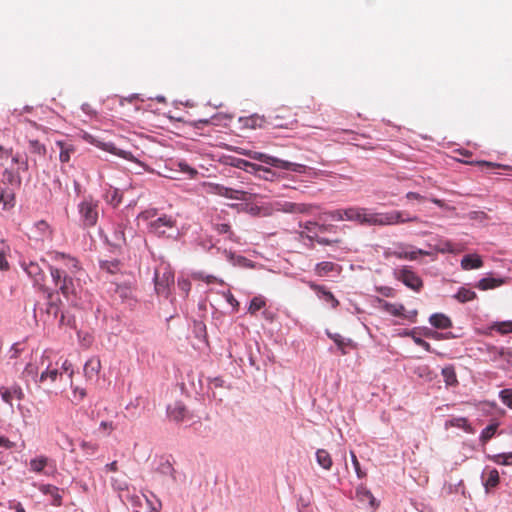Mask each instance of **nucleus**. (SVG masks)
<instances>
[{
    "label": "nucleus",
    "mask_w": 512,
    "mask_h": 512,
    "mask_svg": "<svg viewBox=\"0 0 512 512\" xmlns=\"http://www.w3.org/2000/svg\"><path fill=\"white\" fill-rule=\"evenodd\" d=\"M361 220V225L390 226L408 222H419L420 218L405 211L375 212L373 209L364 207Z\"/></svg>",
    "instance_id": "f257e3e1"
},
{
    "label": "nucleus",
    "mask_w": 512,
    "mask_h": 512,
    "mask_svg": "<svg viewBox=\"0 0 512 512\" xmlns=\"http://www.w3.org/2000/svg\"><path fill=\"white\" fill-rule=\"evenodd\" d=\"M148 232L159 238H177L179 235L176 219L171 215L163 214L151 220L147 225Z\"/></svg>",
    "instance_id": "f03ea898"
},
{
    "label": "nucleus",
    "mask_w": 512,
    "mask_h": 512,
    "mask_svg": "<svg viewBox=\"0 0 512 512\" xmlns=\"http://www.w3.org/2000/svg\"><path fill=\"white\" fill-rule=\"evenodd\" d=\"M78 213L80 224L83 228H91L97 224L99 217V201L95 200L91 195L86 196L78 204Z\"/></svg>",
    "instance_id": "7ed1b4c3"
},
{
    "label": "nucleus",
    "mask_w": 512,
    "mask_h": 512,
    "mask_svg": "<svg viewBox=\"0 0 512 512\" xmlns=\"http://www.w3.org/2000/svg\"><path fill=\"white\" fill-rule=\"evenodd\" d=\"M249 157L254 160H258L264 164L270 165L275 168L288 170L296 173H304L306 166L299 163L289 162L280 158L267 155L261 152H249Z\"/></svg>",
    "instance_id": "20e7f679"
},
{
    "label": "nucleus",
    "mask_w": 512,
    "mask_h": 512,
    "mask_svg": "<svg viewBox=\"0 0 512 512\" xmlns=\"http://www.w3.org/2000/svg\"><path fill=\"white\" fill-rule=\"evenodd\" d=\"M393 276L395 279L402 282L406 287L414 291H419L423 286L421 278L414 271H412L409 266L395 268L393 270Z\"/></svg>",
    "instance_id": "39448f33"
},
{
    "label": "nucleus",
    "mask_w": 512,
    "mask_h": 512,
    "mask_svg": "<svg viewBox=\"0 0 512 512\" xmlns=\"http://www.w3.org/2000/svg\"><path fill=\"white\" fill-rule=\"evenodd\" d=\"M153 280L157 294L165 296L166 298L169 297L170 287L174 284L173 272L169 268H164L163 273L159 270H155Z\"/></svg>",
    "instance_id": "423d86ee"
},
{
    "label": "nucleus",
    "mask_w": 512,
    "mask_h": 512,
    "mask_svg": "<svg viewBox=\"0 0 512 512\" xmlns=\"http://www.w3.org/2000/svg\"><path fill=\"white\" fill-rule=\"evenodd\" d=\"M156 474L163 477V484L168 488L178 481V475L169 460L161 459L156 467Z\"/></svg>",
    "instance_id": "0eeeda50"
},
{
    "label": "nucleus",
    "mask_w": 512,
    "mask_h": 512,
    "mask_svg": "<svg viewBox=\"0 0 512 512\" xmlns=\"http://www.w3.org/2000/svg\"><path fill=\"white\" fill-rule=\"evenodd\" d=\"M16 205V192L13 187L3 184L0 180V207L3 211H9Z\"/></svg>",
    "instance_id": "6e6552de"
},
{
    "label": "nucleus",
    "mask_w": 512,
    "mask_h": 512,
    "mask_svg": "<svg viewBox=\"0 0 512 512\" xmlns=\"http://www.w3.org/2000/svg\"><path fill=\"white\" fill-rule=\"evenodd\" d=\"M53 259L59 263L58 267H63L71 275H76L78 271L81 270L79 261L70 255H66L62 252H55Z\"/></svg>",
    "instance_id": "1a4fd4ad"
},
{
    "label": "nucleus",
    "mask_w": 512,
    "mask_h": 512,
    "mask_svg": "<svg viewBox=\"0 0 512 512\" xmlns=\"http://www.w3.org/2000/svg\"><path fill=\"white\" fill-rule=\"evenodd\" d=\"M75 276L76 275H71L68 273V271H66L62 277L60 285L58 286L59 292L67 299H69L71 296H77L78 283L75 280Z\"/></svg>",
    "instance_id": "9d476101"
},
{
    "label": "nucleus",
    "mask_w": 512,
    "mask_h": 512,
    "mask_svg": "<svg viewBox=\"0 0 512 512\" xmlns=\"http://www.w3.org/2000/svg\"><path fill=\"white\" fill-rule=\"evenodd\" d=\"M213 192L221 197H225L228 199H234V200H242L246 201L248 200V195L250 193L243 191V190H237L230 187H226L221 184H214L213 185Z\"/></svg>",
    "instance_id": "9b49d317"
},
{
    "label": "nucleus",
    "mask_w": 512,
    "mask_h": 512,
    "mask_svg": "<svg viewBox=\"0 0 512 512\" xmlns=\"http://www.w3.org/2000/svg\"><path fill=\"white\" fill-rule=\"evenodd\" d=\"M0 396L2 400L10 406L11 411H13L12 399L15 397L18 400H22L24 398V392L17 384L12 385L11 387L1 386Z\"/></svg>",
    "instance_id": "f8f14e48"
},
{
    "label": "nucleus",
    "mask_w": 512,
    "mask_h": 512,
    "mask_svg": "<svg viewBox=\"0 0 512 512\" xmlns=\"http://www.w3.org/2000/svg\"><path fill=\"white\" fill-rule=\"evenodd\" d=\"M356 500L363 506H368L372 509L378 507L379 503L376 498L373 496L370 490H368L365 486L359 485L355 491Z\"/></svg>",
    "instance_id": "ddd939ff"
},
{
    "label": "nucleus",
    "mask_w": 512,
    "mask_h": 512,
    "mask_svg": "<svg viewBox=\"0 0 512 512\" xmlns=\"http://www.w3.org/2000/svg\"><path fill=\"white\" fill-rule=\"evenodd\" d=\"M328 338H330L337 346L338 350L342 355H346L348 353L347 347L355 348L356 344L350 338H344L339 333H332L328 329L325 331Z\"/></svg>",
    "instance_id": "4468645a"
},
{
    "label": "nucleus",
    "mask_w": 512,
    "mask_h": 512,
    "mask_svg": "<svg viewBox=\"0 0 512 512\" xmlns=\"http://www.w3.org/2000/svg\"><path fill=\"white\" fill-rule=\"evenodd\" d=\"M1 181H3V184L6 186L9 185L10 187L14 188V191L16 192V189L21 186L22 178L20 176L19 171H14L10 168H5L2 172V178Z\"/></svg>",
    "instance_id": "2eb2a0df"
},
{
    "label": "nucleus",
    "mask_w": 512,
    "mask_h": 512,
    "mask_svg": "<svg viewBox=\"0 0 512 512\" xmlns=\"http://www.w3.org/2000/svg\"><path fill=\"white\" fill-rule=\"evenodd\" d=\"M310 287L321 300L326 303H330L332 308H336L339 305V301L335 298L332 292L326 289L325 286L312 283Z\"/></svg>",
    "instance_id": "dca6fc26"
},
{
    "label": "nucleus",
    "mask_w": 512,
    "mask_h": 512,
    "mask_svg": "<svg viewBox=\"0 0 512 512\" xmlns=\"http://www.w3.org/2000/svg\"><path fill=\"white\" fill-rule=\"evenodd\" d=\"M494 332L501 335L512 333V321L494 322L487 326L483 333L492 336Z\"/></svg>",
    "instance_id": "f3484780"
},
{
    "label": "nucleus",
    "mask_w": 512,
    "mask_h": 512,
    "mask_svg": "<svg viewBox=\"0 0 512 512\" xmlns=\"http://www.w3.org/2000/svg\"><path fill=\"white\" fill-rule=\"evenodd\" d=\"M126 229L127 225L123 222L114 225L113 242L111 245L115 248H121L126 245Z\"/></svg>",
    "instance_id": "a211bd4d"
},
{
    "label": "nucleus",
    "mask_w": 512,
    "mask_h": 512,
    "mask_svg": "<svg viewBox=\"0 0 512 512\" xmlns=\"http://www.w3.org/2000/svg\"><path fill=\"white\" fill-rule=\"evenodd\" d=\"M188 413L187 408L181 402H176L174 405H169L167 407V414L170 419L176 422H181L185 419Z\"/></svg>",
    "instance_id": "6ab92c4d"
},
{
    "label": "nucleus",
    "mask_w": 512,
    "mask_h": 512,
    "mask_svg": "<svg viewBox=\"0 0 512 512\" xmlns=\"http://www.w3.org/2000/svg\"><path fill=\"white\" fill-rule=\"evenodd\" d=\"M60 302H61V300L59 299V297L56 296V294L54 292L49 291L47 293V303H46L45 312L47 313L48 316H53L54 318L58 317V314L60 311V308H59Z\"/></svg>",
    "instance_id": "aec40b11"
},
{
    "label": "nucleus",
    "mask_w": 512,
    "mask_h": 512,
    "mask_svg": "<svg viewBox=\"0 0 512 512\" xmlns=\"http://www.w3.org/2000/svg\"><path fill=\"white\" fill-rule=\"evenodd\" d=\"M40 491L47 496L51 497V504L53 506H61L62 505V495L60 494V490L58 487L50 484L42 485Z\"/></svg>",
    "instance_id": "412c9836"
},
{
    "label": "nucleus",
    "mask_w": 512,
    "mask_h": 512,
    "mask_svg": "<svg viewBox=\"0 0 512 512\" xmlns=\"http://www.w3.org/2000/svg\"><path fill=\"white\" fill-rule=\"evenodd\" d=\"M430 324L436 329H448L452 327L451 319L443 313H434L429 317Z\"/></svg>",
    "instance_id": "4be33fe9"
},
{
    "label": "nucleus",
    "mask_w": 512,
    "mask_h": 512,
    "mask_svg": "<svg viewBox=\"0 0 512 512\" xmlns=\"http://www.w3.org/2000/svg\"><path fill=\"white\" fill-rule=\"evenodd\" d=\"M483 266V260L477 254H467L461 260V267L464 270L477 269Z\"/></svg>",
    "instance_id": "5701e85b"
},
{
    "label": "nucleus",
    "mask_w": 512,
    "mask_h": 512,
    "mask_svg": "<svg viewBox=\"0 0 512 512\" xmlns=\"http://www.w3.org/2000/svg\"><path fill=\"white\" fill-rule=\"evenodd\" d=\"M505 280L503 278H496V277H493V276H489V277H484L482 279H480L476 285V287L480 290H489V289H494V288H497L499 286H501L502 284H504Z\"/></svg>",
    "instance_id": "b1692460"
},
{
    "label": "nucleus",
    "mask_w": 512,
    "mask_h": 512,
    "mask_svg": "<svg viewBox=\"0 0 512 512\" xmlns=\"http://www.w3.org/2000/svg\"><path fill=\"white\" fill-rule=\"evenodd\" d=\"M364 207L351 206L343 209L344 220L354 221L361 225Z\"/></svg>",
    "instance_id": "393cba45"
},
{
    "label": "nucleus",
    "mask_w": 512,
    "mask_h": 512,
    "mask_svg": "<svg viewBox=\"0 0 512 512\" xmlns=\"http://www.w3.org/2000/svg\"><path fill=\"white\" fill-rule=\"evenodd\" d=\"M445 425H446V427L451 426V427L461 428L469 434L475 433L474 428L471 426V424L468 422V420L465 417L452 418V419L446 421Z\"/></svg>",
    "instance_id": "a878e982"
},
{
    "label": "nucleus",
    "mask_w": 512,
    "mask_h": 512,
    "mask_svg": "<svg viewBox=\"0 0 512 512\" xmlns=\"http://www.w3.org/2000/svg\"><path fill=\"white\" fill-rule=\"evenodd\" d=\"M339 266L333 262L330 261H323L320 263H317L315 266V273L320 276H327L330 273L338 272Z\"/></svg>",
    "instance_id": "bb28decb"
},
{
    "label": "nucleus",
    "mask_w": 512,
    "mask_h": 512,
    "mask_svg": "<svg viewBox=\"0 0 512 512\" xmlns=\"http://www.w3.org/2000/svg\"><path fill=\"white\" fill-rule=\"evenodd\" d=\"M316 462L325 470H330L333 465L331 455L325 449H318L316 451Z\"/></svg>",
    "instance_id": "cd10ccee"
},
{
    "label": "nucleus",
    "mask_w": 512,
    "mask_h": 512,
    "mask_svg": "<svg viewBox=\"0 0 512 512\" xmlns=\"http://www.w3.org/2000/svg\"><path fill=\"white\" fill-rule=\"evenodd\" d=\"M23 268L27 275L32 278L35 283H39L43 279V272L39 264L30 262L27 265H23Z\"/></svg>",
    "instance_id": "c85d7f7f"
},
{
    "label": "nucleus",
    "mask_w": 512,
    "mask_h": 512,
    "mask_svg": "<svg viewBox=\"0 0 512 512\" xmlns=\"http://www.w3.org/2000/svg\"><path fill=\"white\" fill-rule=\"evenodd\" d=\"M441 374L443 376L446 386H456L458 384L455 368L453 365H447L442 368Z\"/></svg>",
    "instance_id": "c756f323"
},
{
    "label": "nucleus",
    "mask_w": 512,
    "mask_h": 512,
    "mask_svg": "<svg viewBox=\"0 0 512 512\" xmlns=\"http://www.w3.org/2000/svg\"><path fill=\"white\" fill-rule=\"evenodd\" d=\"M99 267L102 271H105L109 274H116L121 269V262L118 259L100 260Z\"/></svg>",
    "instance_id": "7c9ffc66"
},
{
    "label": "nucleus",
    "mask_w": 512,
    "mask_h": 512,
    "mask_svg": "<svg viewBox=\"0 0 512 512\" xmlns=\"http://www.w3.org/2000/svg\"><path fill=\"white\" fill-rule=\"evenodd\" d=\"M499 427V423L497 421L492 422L487 427H485L481 433L479 440L480 442L485 445L488 441H490L496 434L497 429Z\"/></svg>",
    "instance_id": "2f4dec72"
},
{
    "label": "nucleus",
    "mask_w": 512,
    "mask_h": 512,
    "mask_svg": "<svg viewBox=\"0 0 512 512\" xmlns=\"http://www.w3.org/2000/svg\"><path fill=\"white\" fill-rule=\"evenodd\" d=\"M499 481V472L495 468L487 470V477L483 479L486 492H488L490 488H495L499 484Z\"/></svg>",
    "instance_id": "473e14b6"
},
{
    "label": "nucleus",
    "mask_w": 512,
    "mask_h": 512,
    "mask_svg": "<svg viewBox=\"0 0 512 512\" xmlns=\"http://www.w3.org/2000/svg\"><path fill=\"white\" fill-rule=\"evenodd\" d=\"M476 293L468 289L466 287H461L458 289V291L453 295V298L459 301L460 303H466L469 301H472L476 298Z\"/></svg>",
    "instance_id": "72a5a7b5"
},
{
    "label": "nucleus",
    "mask_w": 512,
    "mask_h": 512,
    "mask_svg": "<svg viewBox=\"0 0 512 512\" xmlns=\"http://www.w3.org/2000/svg\"><path fill=\"white\" fill-rule=\"evenodd\" d=\"M100 361L98 359H90L84 365V374L87 378L91 379L98 374L100 370Z\"/></svg>",
    "instance_id": "f704fd0d"
},
{
    "label": "nucleus",
    "mask_w": 512,
    "mask_h": 512,
    "mask_svg": "<svg viewBox=\"0 0 512 512\" xmlns=\"http://www.w3.org/2000/svg\"><path fill=\"white\" fill-rule=\"evenodd\" d=\"M383 309L396 317H403L405 312V307L402 304H393L386 301H381Z\"/></svg>",
    "instance_id": "c9c22d12"
},
{
    "label": "nucleus",
    "mask_w": 512,
    "mask_h": 512,
    "mask_svg": "<svg viewBox=\"0 0 512 512\" xmlns=\"http://www.w3.org/2000/svg\"><path fill=\"white\" fill-rule=\"evenodd\" d=\"M49 459L46 456H40L30 460V470L36 473H43L48 465Z\"/></svg>",
    "instance_id": "e433bc0d"
},
{
    "label": "nucleus",
    "mask_w": 512,
    "mask_h": 512,
    "mask_svg": "<svg viewBox=\"0 0 512 512\" xmlns=\"http://www.w3.org/2000/svg\"><path fill=\"white\" fill-rule=\"evenodd\" d=\"M106 201L113 207H117L122 202V193L117 188H110L105 194Z\"/></svg>",
    "instance_id": "4c0bfd02"
},
{
    "label": "nucleus",
    "mask_w": 512,
    "mask_h": 512,
    "mask_svg": "<svg viewBox=\"0 0 512 512\" xmlns=\"http://www.w3.org/2000/svg\"><path fill=\"white\" fill-rule=\"evenodd\" d=\"M192 331L197 339L206 340V338H207L206 324L203 321L194 320Z\"/></svg>",
    "instance_id": "58836bf2"
},
{
    "label": "nucleus",
    "mask_w": 512,
    "mask_h": 512,
    "mask_svg": "<svg viewBox=\"0 0 512 512\" xmlns=\"http://www.w3.org/2000/svg\"><path fill=\"white\" fill-rule=\"evenodd\" d=\"M57 145L60 147L59 160L62 163H67L70 160L71 153L74 152V148L72 145H67L61 141L57 142Z\"/></svg>",
    "instance_id": "ea45409f"
},
{
    "label": "nucleus",
    "mask_w": 512,
    "mask_h": 512,
    "mask_svg": "<svg viewBox=\"0 0 512 512\" xmlns=\"http://www.w3.org/2000/svg\"><path fill=\"white\" fill-rule=\"evenodd\" d=\"M48 269L53 283L56 287H58L61 283L64 273H66V270L63 267H57L54 265H48Z\"/></svg>",
    "instance_id": "a19ab883"
},
{
    "label": "nucleus",
    "mask_w": 512,
    "mask_h": 512,
    "mask_svg": "<svg viewBox=\"0 0 512 512\" xmlns=\"http://www.w3.org/2000/svg\"><path fill=\"white\" fill-rule=\"evenodd\" d=\"M213 228L218 234H227L228 239L237 241L235 234L231 231V226L227 223H213Z\"/></svg>",
    "instance_id": "79ce46f5"
},
{
    "label": "nucleus",
    "mask_w": 512,
    "mask_h": 512,
    "mask_svg": "<svg viewBox=\"0 0 512 512\" xmlns=\"http://www.w3.org/2000/svg\"><path fill=\"white\" fill-rule=\"evenodd\" d=\"M58 376H62V373L59 372L57 368L51 369L50 367H47L39 376V382L43 383L47 379H50L51 382H55Z\"/></svg>",
    "instance_id": "37998d69"
},
{
    "label": "nucleus",
    "mask_w": 512,
    "mask_h": 512,
    "mask_svg": "<svg viewBox=\"0 0 512 512\" xmlns=\"http://www.w3.org/2000/svg\"><path fill=\"white\" fill-rule=\"evenodd\" d=\"M226 259L233 265L246 266L249 261L247 258L241 255H235L231 251L224 250L223 251Z\"/></svg>",
    "instance_id": "c03bdc74"
},
{
    "label": "nucleus",
    "mask_w": 512,
    "mask_h": 512,
    "mask_svg": "<svg viewBox=\"0 0 512 512\" xmlns=\"http://www.w3.org/2000/svg\"><path fill=\"white\" fill-rule=\"evenodd\" d=\"M415 328L410 330V331H407L405 332V335L406 336H410L414 343L420 347H422L424 350H426L427 352H432V348H431V345L425 341L424 339H422L421 337H418L416 336V332H415Z\"/></svg>",
    "instance_id": "a18cd8bd"
},
{
    "label": "nucleus",
    "mask_w": 512,
    "mask_h": 512,
    "mask_svg": "<svg viewBox=\"0 0 512 512\" xmlns=\"http://www.w3.org/2000/svg\"><path fill=\"white\" fill-rule=\"evenodd\" d=\"M28 150L30 153L39 155V156H45V154H46L45 145L41 144L38 140H29Z\"/></svg>",
    "instance_id": "49530a36"
},
{
    "label": "nucleus",
    "mask_w": 512,
    "mask_h": 512,
    "mask_svg": "<svg viewBox=\"0 0 512 512\" xmlns=\"http://www.w3.org/2000/svg\"><path fill=\"white\" fill-rule=\"evenodd\" d=\"M299 226L304 228L306 231V232H301L300 236L302 238H306L307 235H315V233L318 234V229H317L318 223H316V222L307 221L304 224L299 223Z\"/></svg>",
    "instance_id": "de8ad7c7"
},
{
    "label": "nucleus",
    "mask_w": 512,
    "mask_h": 512,
    "mask_svg": "<svg viewBox=\"0 0 512 512\" xmlns=\"http://www.w3.org/2000/svg\"><path fill=\"white\" fill-rule=\"evenodd\" d=\"M491 460L498 465H512V452L494 455Z\"/></svg>",
    "instance_id": "09e8293b"
},
{
    "label": "nucleus",
    "mask_w": 512,
    "mask_h": 512,
    "mask_svg": "<svg viewBox=\"0 0 512 512\" xmlns=\"http://www.w3.org/2000/svg\"><path fill=\"white\" fill-rule=\"evenodd\" d=\"M265 299L261 296H256L250 301L248 308L249 313L255 314L257 311L265 306Z\"/></svg>",
    "instance_id": "8fccbe9b"
},
{
    "label": "nucleus",
    "mask_w": 512,
    "mask_h": 512,
    "mask_svg": "<svg viewBox=\"0 0 512 512\" xmlns=\"http://www.w3.org/2000/svg\"><path fill=\"white\" fill-rule=\"evenodd\" d=\"M103 149L114 154V155H117V156H120L124 159H129V156H131V153L130 152H126V151H123V150H120L118 148H116L114 146V144L112 143H104L103 144Z\"/></svg>",
    "instance_id": "3c124183"
},
{
    "label": "nucleus",
    "mask_w": 512,
    "mask_h": 512,
    "mask_svg": "<svg viewBox=\"0 0 512 512\" xmlns=\"http://www.w3.org/2000/svg\"><path fill=\"white\" fill-rule=\"evenodd\" d=\"M350 456H351V462H352V465L355 469V472H356V475L359 479H363L366 477L367 473L366 471H364L361 466H360V463L357 459V456L356 454L353 452V451H350Z\"/></svg>",
    "instance_id": "603ef678"
},
{
    "label": "nucleus",
    "mask_w": 512,
    "mask_h": 512,
    "mask_svg": "<svg viewBox=\"0 0 512 512\" xmlns=\"http://www.w3.org/2000/svg\"><path fill=\"white\" fill-rule=\"evenodd\" d=\"M499 398L503 404H505L508 408L512 409V389L505 388L500 390Z\"/></svg>",
    "instance_id": "864d4df0"
},
{
    "label": "nucleus",
    "mask_w": 512,
    "mask_h": 512,
    "mask_svg": "<svg viewBox=\"0 0 512 512\" xmlns=\"http://www.w3.org/2000/svg\"><path fill=\"white\" fill-rule=\"evenodd\" d=\"M9 251V247L5 245L3 241H1L0 246V270H7L9 268V263L6 259V254Z\"/></svg>",
    "instance_id": "5fc2aeb1"
},
{
    "label": "nucleus",
    "mask_w": 512,
    "mask_h": 512,
    "mask_svg": "<svg viewBox=\"0 0 512 512\" xmlns=\"http://www.w3.org/2000/svg\"><path fill=\"white\" fill-rule=\"evenodd\" d=\"M178 289L183 293V297L186 298L191 289V282L189 279L184 277H179L177 280Z\"/></svg>",
    "instance_id": "6e6d98bb"
},
{
    "label": "nucleus",
    "mask_w": 512,
    "mask_h": 512,
    "mask_svg": "<svg viewBox=\"0 0 512 512\" xmlns=\"http://www.w3.org/2000/svg\"><path fill=\"white\" fill-rule=\"evenodd\" d=\"M306 238L310 241H316L318 244H321V245H331L333 243L339 242V240H330L325 237H320V236H318L317 233H315V235H307Z\"/></svg>",
    "instance_id": "4d7b16f0"
},
{
    "label": "nucleus",
    "mask_w": 512,
    "mask_h": 512,
    "mask_svg": "<svg viewBox=\"0 0 512 512\" xmlns=\"http://www.w3.org/2000/svg\"><path fill=\"white\" fill-rule=\"evenodd\" d=\"M323 214L325 216H327L328 218H330L331 220H334V221H344L343 209H336V210H331V211H325Z\"/></svg>",
    "instance_id": "13d9d810"
},
{
    "label": "nucleus",
    "mask_w": 512,
    "mask_h": 512,
    "mask_svg": "<svg viewBox=\"0 0 512 512\" xmlns=\"http://www.w3.org/2000/svg\"><path fill=\"white\" fill-rule=\"evenodd\" d=\"M250 123L248 124L251 128H263L265 127V118L263 116L254 115L249 119Z\"/></svg>",
    "instance_id": "bf43d9fd"
},
{
    "label": "nucleus",
    "mask_w": 512,
    "mask_h": 512,
    "mask_svg": "<svg viewBox=\"0 0 512 512\" xmlns=\"http://www.w3.org/2000/svg\"><path fill=\"white\" fill-rule=\"evenodd\" d=\"M376 291L384 297H394L395 289L389 286H377Z\"/></svg>",
    "instance_id": "052dcab7"
},
{
    "label": "nucleus",
    "mask_w": 512,
    "mask_h": 512,
    "mask_svg": "<svg viewBox=\"0 0 512 512\" xmlns=\"http://www.w3.org/2000/svg\"><path fill=\"white\" fill-rule=\"evenodd\" d=\"M423 335L427 338H432V339H436V340H442V336L444 335V333H440V332H437V331H434L430 328H424L423 329Z\"/></svg>",
    "instance_id": "680f3d73"
},
{
    "label": "nucleus",
    "mask_w": 512,
    "mask_h": 512,
    "mask_svg": "<svg viewBox=\"0 0 512 512\" xmlns=\"http://www.w3.org/2000/svg\"><path fill=\"white\" fill-rule=\"evenodd\" d=\"M258 176L264 180L272 181L275 177V172H273L270 168L262 166V170Z\"/></svg>",
    "instance_id": "e2e57ef3"
},
{
    "label": "nucleus",
    "mask_w": 512,
    "mask_h": 512,
    "mask_svg": "<svg viewBox=\"0 0 512 512\" xmlns=\"http://www.w3.org/2000/svg\"><path fill=\"white\" fill-rule=\"evenodd\" d=\"M232 165L238 169H241V170H244L246 171L247 170V167H250L249 166V161L247 160H244V159H234L233 162H232Z\"/></svg>",
    "instance_id": "0e129e2a"
},
{
    "label": "nucleus",
    "mask_w": 512,
    "mask_h": 512,
    "mask_svg": "<svg viewBox=\"0 0 512 512\" xmlns=\"http://www.w3.org/2000/svg\"><path fill=\"white\" fill-rule=\"evenodd\" d=\"M249 166L250 167H247L246 172L251 173V174L258 175L262 170V166L259 164L249 162Z\"/></svg>",
    "instance_id": "69168bd1"
},
{
    "label": "nucleus",
    "mask_w": 512,
    "mask_h": 512,
    "mask_svg": "<svg viewBox=\"0 0 512 512\" xmlns=\"http://www.w3.org/2000/svg\"><path fill=\"white\" fill-rule=\"evenodd\" d=\"M156 214H157V211L155 209H152V210H146L144 212H141L138 217L142 218L144 220H149L150 218L155 217Z\"/></svg>",
    "instance_id": "338daca9"
},
{
    "label": "nucleus",
    "mask_w": 512,
    "mask_h": 512,
    "mask_svg": "<svg viewBox=\"0 0 512 512\" xmlns=\"http://www.w3.org/2000/svg\"><path fill=\"white\" fill-rule=\"evenodd\" d=\"M62 370L66 373H68V376L69 378L71 379L72 376H73V368H72V364L68 361V360H65L63 363H62Z\"/></svg>",
    "instance_id": "774afa93"
}]
</instances>
